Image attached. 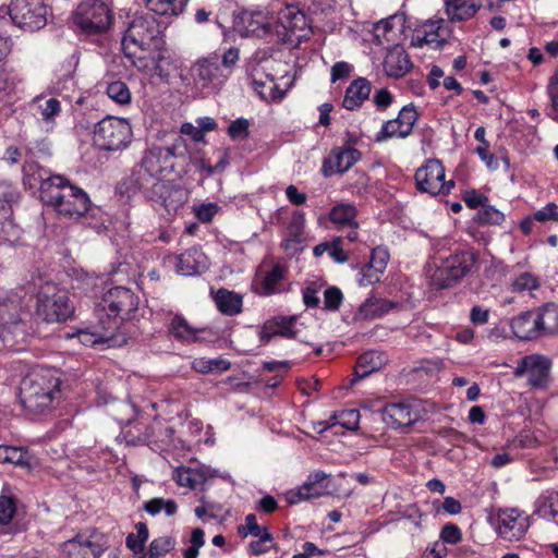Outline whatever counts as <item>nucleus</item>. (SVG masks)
<instances>
[{"instance_id": "44", "label": "nucleus", "mask_w": 558, "mask_h": 558, "mask_svg": "<svg viewBox=\"0 0 558 558\" xmlns=\"http://www.w3.org/2000/svg\"><path fill=\"white\" fill-rule=\"evenodd\" d=\"M193 368L198 373H210L214 371L225 372L230 368V362L220 359H197L193 362Z\"/></svg>"}, {"instance_id": "53", "label": "nucleus", "mask_w": 558, "mask_h": 558, "mask_svg": "<svg viewBox=\"0 0 558 558\" xmlns=\"http://www.w3.org/2000/svg\"><path fill=\"white\" fill-rule=\"evenodd\" d=\"M16 511L15 500L9 496H0V523H9Z\"/></svg>"}, {"instance_id": "1", "label": "nucleus", "mask_w": 558, "mask_h": 558, "mask_svg": "<svg viewBox=\"0 0 558 558\" xmlns=\"http://www.w3.org/2000/svg\"><path fill=\"white\" fill-rule=\"evenodd\" d=\"M163 45L160 24L149 14L135 15L122 38L124 56L140 71L154 69L161 75L159 62Z\"/></svg>"}, {"instance_id": "60", "label": "nucleus", "mask_w": 558, "mask_h": 558, "mask_svg": "<svg viewBox=\"0 0 558 558\" xmlns=\"http://www.w3.org/2000/svg\"><path fill=\"white\" fill-rule=\"evenodd\" d=\"M534 219L541 222L547 220L558 221V206L555 203H548L545 207L534 213Z\"/></svg>"}, {"instance_id": "20", "label": "nucleus", "mask_w": 558, "mask_h": 558, "mask_svg": "<svg viewBox=\"0 0 558 558\" xmlns=\"http://www.w3.org/2000/svg\"><path fill=\"white\" fill-rule=\"evenodd\" d=\"M383 418L393 427H409L418 420V412L407 402L390 403L383 409Z\"/></svg>"}, {"instance_id": "13", "label": "nucleus", "mask_w": 558, "mask_h": 558, "mask_svg": "<svg viewBox=\"0 0 558 558\" xmlns=\"http://www.w3.org/2000/svg\"><path fill=\"white\" fill-rule=\"evenodd\" d=\"M101 535L98 533H80L61 546L65 558H98L104 553Z\"/></svg>"}, {"instance_id": "58", "label": "nucleus", "mask_w": 558, "mask_h": 558, "mask_svg": "<svg viewBox=\"0 0 558 558\" xmlns=\"http://www.w3.org/2000/svg\"><path fill=\"white\" fill-rule=\"evenodd\" d=\"M440 538L444 543L457 544L461 541L462 534L460 529L453 523L444 525L440 532Z\"/></svg>"}, {"instance_id": "61", "label": "nucleus", "mask_w": 558, "mask_h": 558, "mask_svg": "<svg viewBox=\"0 0 558 558\" xmlns=\"http://www.w3.org/2000/svg\"><path fill=\"white\" fill-rule=\"evenodd\" d=\"M353 71V66L345 62L339 61L331 66V82L348 78Z\"/></svg>"}, {"instance_id": "18", "label": "nucleus", "mask_w": 558, "mask_h": 558, "mask_svg": "<svg viewBox=\"0 0 558 558\" xmlns=\"http://www.w3.org/2000/svg\"><path fill=\"white\" fill-rule=\"evenodd\" d=\"M361 153L352 147H336L329 156L324 159L322 172L324 177L328 178L333 173H344L348 171L359 159Z\"/></svg>"}, {"instance_id": "52", "label": "nucleus", "mask_w": 558, "mask_h": 558, "mask_svg": "<svg viewBox=\"0 0 558 558\" xmlns=\"http://www.w3.org/2000/svg\"><path fill=\"white\" fill-rule=\"evenodd\" d=\"M258 539L250 543L248 548L252 555H262L267 553L271 548V544L274 541L272 535L268 533H263L259 536H256Z\"/></svg>"}, {"instance_id": "21", "label": "nucleus", "mask_w": 558, "mask_h": 558, "mask_svg": "<svg viewBox=\"0 0 558 558\" xmlns=\"http://www.w3.org/2000/svg\"><path fill=\"white\" fill-rule=\"evenodd\" d=\"M238 28L245 36L258 38L265 37L271 32L268 17L263 12H243L239 19Z\"/></svg>"}, {"instance_id": "40", "label": "nucleus", "mask_w": 558, "mask_h": 558, "mask_svg": "<svg viewBox=\"0 0 558 558\" xmlns=\"http://www.w3.org/2000/svg\"><path fill=\"white\" fill-rule=\"evenodd\" d=\"M486 130L484 126H478L474 133V137L480 142L475 153L486 163L488 168H497V160L494 154L488 151L489 142L485 138Z\"/></svg>"}, {"instance_id": "19", "label": "nucleus", "mask_w": 558, "mask_h": 558, "mask_svg": "<svg viewBox=\"0 0 558 558\" xmlns=\"http://www.w3.org/2000/svg\"><path fill=\"white\" fill-rule=\"evenodd\" d=\"M537 311H526L511 319L510 326L514 336L520 340H535L543 337L538 324Z\"/></svg>"}, {"instance_id": "45", "label": "nucleus", "mask_w": 558, "mask_h": 558, "mask_svg": "<svg viewBox=\"0 0 558 558\" xmlns=\"http://www.w3.org/2000/svg\"><path fill=\"white\" fill-rule=\"evenodd\" d=\"M107 95L117 104L126 105L131 101V93L128 85L122 81H114L108 84Z\"/></svg>"}, {"instance_id": "4", "label": "nucleus", "mask_w": 558, "mask_h": 558, "mask_svg": "<svg viewBox=\"0 0 558 558\" xmlns=\"http://www.w3.org/2000/svg\"><path fill=\"white\" fill-rule=\"evenodd\" d=\"M138 305L140 298L130 289H109L95 307L98 324L105 329V338L114 337L121 323L133 318Z\"/></svg>"}, {"instance_id": "5", "label": "nucleus", "mask_w": 558, "mask_h": 558, "mask_svg": "<svg viewBox=\"0 0 558 558\" xmlns=\"http://www.w3.org/2000/svg\"><path fill=\"white\" fill-rule=\"evenodd\" d=\"M29 313L16 293L0 295V340L8 349L24 343L28 337Z\"/></svg>"}, {"instance_id": "41", "label": "nucleus", "mask_w": 558, "mask_h": 558, "mask_svg": "<svg viewBox=\"0 0 558 558\" xmlns=\"http://www.w3.org/2000/svg\"><path fill=\"white\" fill-rule=\"evenodd\" d=\"M227 153L223 151L221 153V156L218 160V162L213 166L209 160L205 159V158H197V157H189L186 155V160L190 159V161L193 163V166L202 171V172H205L206 173V177H210L213 175L214 173L216 172H222L226 168V165H227ZM187 165V162L185 163V166Z\"/></svg>"}, {"instance_id": "59", "label": "nucleus", "mask_w": 558, "mask_h": 558, "mask_svg": "<svg viewBox=\"0 0 558 558\" xmlns=\"http://www.w3.org/2000/svg\"><path fill=\"white\" fill-rule=\"evenodd\" d=\"M396 16H390L389 19L381 20L374 26V35L377 39L384 38L387 41H392V38L389 37V34L392 32V22Z\"/></svg>"}, {"instance_id": "39", "label": "nucleus", "mask_w": 558, "mask_h": 558, "mask_svg": "<svg viewBox=\"0 0 558 558\" xmlns=\"http://www.w3.org/2000/svg\"><path fill=\"white\" fill-rule=\"evenodd\" d=\"M330 220L337 225L356 226L354 219L356 217V208L351 204H338L330 214Z\"/></svg>"}, {"instance_id": "62", "label": "nucleus", "mask_w": 558, "mask_h": 558, "mask_svg": "<svg viewBox=\"0 0 558 558\" xmlns=\"http://www.w3.org/2000/svg\"><path fill=\"white\" fill-rule=\"evenodd\" d=\"M340 424L347 429L354 430L359 426L360 412L359 410L351 409L342 411L340 414Z\"/></svg>"}, {"instance_id": "12", "label": "nucleus", "mask_w": 558, "mask_h": 558, "mask_svg": "<svg viewBox=\"0 0 558 558\" xmlns=\"http://www.w3.org/2000/svg\"><path fill=\"white\" fill-rule=\"evenodd\" d=\"M47 7L43 0H11L9 14L21 29L36 32L47 24Z\"/></svg>"}, {"instance_id": "26", "label": "nucleus", "mask_w": 558, "mask_h": 558, "mask_svg": "<svg viewBox=\"0 0 558 558\" xmlns=\"http://www.w3.org/2000/svg\"><path fill=\"white\" fill-rule=\"evenodd\" d=\"M371 90L372 85L366 78L359 77L354 80L345 90L342 106L348 110H354L361 107L369 97Z\"/></svg>"}, {"instance_id": "10", "label": "nucleus", "mask_w": 558, "mask_h": 558, "mask_svg": "<svg viewBox=\"0 0 558 558\" xmlns=\"http://www.w3.org/2000/svg\"><path fill=\"white\" fill-rule=\"evenodd\" d=\"M113 21L112 11L101 0H84L75 11L74 22L87 35L106 33Z\"/></svg>"}, {"instance_id": "3", "label": "nucleus", "mask_w": 558, "mask_h": 558, "mask_svg": "<svg viewBox=\"0 0 558 558\" xmlns=\"http://www.w3.org/2000/svg\"><path fill=\"white\" fill-rule=\"evenodd\" d=\"M60 386L61 378L57 369L33 371L21 383V402L29 412H43L51 408L53 402L60 398Z\"/></svg>"}, {"instance_id": "14", "label": "nucleus", "mask_w": 558, "mask_h": 558, "mask_svg": "<svg viewBox=\"0 0 558 558\" xmlns=\"http://www.w3.org/2000/svg\"><path fill=\"white\" fill-rule=\"evenodd\" d=\"M551 361L541 354H530L520 360L518 366L513 371L515 377H522L527 374L529 384L535 388H542L547 383Z\"/></svg>"}, {"instance_id": "23", "label": "nucleus", "mask_w": 558, "mask_h": 558, "mask_svg": "<svg viewBox=\"0 0 558 558\" xmlns=\"http://www.w3.org/2000/svg\"><path fill=\"white\" fill-rule=\"evenodd\" d=\"M295 320V316H281L267 320L260 330V341L268 343L274 336L294 338L296 333L293 330Z\"/></svg>"}, {"instance_id": "16", "label": "nucleus", "mask_w": 558, "mask_h": 558, "mask_svg": "<svg viewBox=\"0 0 558 558\" xmlns=\"http://www.w3.org/2000/svg\"><path fill=\"white\" fill-rule=\"evenodd\" d=\"M330 475L323 471H315L311 473L307 481L298 489V492H290L288 495V502L290 505L296 504L301 500L311 498H318L330 494L329 482Z\"/></svg>"}, {"instance_id": "56", "label": "nucleus", "mask_w": 558, "mask_h": 558, "mask_svg": "<svg viewBox=\"0 0 558 558\" xmlns=\"http://www.w3.org/2000/svg\"><path fill=\"white\" fill-rule=\"evenodd\" d=\"M401 131H402V128L399 124V122L397 121V119L389 120L383 125L380 132L376 136V141L381 142L386 138H390L393 136L400 137Z\"/></svg>"}, {"instance_id": "54", "label": "nucleus", "mask_w": 558, "mask_h": 558, "mask_svg": "<svg viewBox=\"0 0 558 558\" xmlns=\"http://www.w3.org/2000/svg\"><path fill=\"white\" fill-rule=\"evenodd\" d=\"M8 462L19 466H29L31 456L27 450L17 447H10L8 449Z\"/></svg>"}, {"instance_id": "25", "label": "nucleus", "mask_w": 558, "mask_h": 558, "mask_svg": "<svg viewBox=\"0 0 558 558\" xmlns=\"http://www.w3.org/2000/svg\"><path fill=\"white\" fill-rule=\"evenodd\" d=\"M482 8L480 0H445V12L451 23L472 19Z\"/></svg>"}, {"instance_id": "9", "label": "nucleus", "mask_w": 558, "mask_h": 558, "mask_svg": "<svg viewBox=\"0 0 558 558\" xmlns=\"http://www.w3.org/2000/svg\"><path fill=\"white\" fill-rule=\"evenodd\" d=\"M132 138V129L125 119L107 117L95 125L94 144L101 150L117 151L125 148Z\"/></svg>"}, {"instance_id": "57", "label": "nucleus", "mask_w": 558, "mask_h": 558, "mask_svg": "<svg viewBox=\"0 0 558 558\" xmlns=\"http://www.w3.org/2000/svg\"><path fill=\"white\" fill-rule=\"evenodd\" d=\"M99 328L101 329V331H99L98 333H93V332H87V331H78L77 333V337H78V340L84 344V345H93L97 342H108L110 340L113 339V337H108V338H105V329L98 324Z\"/></svg>"}, {"instance_id": "30", "label": "nucleus", "mask_w": 558, "mask_h": 558, "mask_svg": "<svg viewBox=\"0 0 558 558\" xmlns=\"http://www.w3.org/2000/svg\"><path fill=\"white\" fill-rule=\"evenodd\" d=\"M287 267L276 263L260 281L262 294L271 295L282 291L281 284L287 278Z\"/></svg>"}, {"instance_id": "46", "label": "nucleus", "mask_w": 558, "mask_h": 558, "mask_svg": "<svg viewBox=\"0 0 558 558\" xmlns=\"http://www.w3.org/2000/svg\"><path fill=\"white\" fill-rule=\"evenodd\" d=\"M476 217L480 225L499 226L505 221V215L488 203L481 208Z\"/></svg>"}, {"instance_id": "7", "label": "nucleus", "mask_w": 558, "mask_h": 558, "mask_svg": "<svg viewBox=\"0 0 558 558\" xmlns=\"http://www.w3.org/2000/svg\"><path fill=\"white\" fill-rule=\"evenodd\" d=\"M476 260L477 255L471 251L435 257V269L429 274L430 286L437 290L453 287L471 271Z\"/></svg>"}, {"instance_id": "35", "label": "nucleus", "mask_w": 558, "mask_h": 558, "mask_svg": "<svg viewBox=\"0 0 558 558\" xmlns=\"http://www.w3.org/2000/svg\"><path fill=\"white\" fill-rule=\"evenodd\" d=\"M444 23L442 19L430 21L423 26V31H417L412 38V44L422 47L424 44L430 45L436 43L437 46H442L444 39L439 40L438 31Z\"/></svg>"}, {"instance_id": "43", "label": "nucleus", "mask_w": 558, "mask_h": 558, "mask_svg": "<svg viewBox=\"0 0 558 558\" xmlns=\"http://www.w3.org/2000/svg\"><path fill=\"white\" fill-rule=\"evenodd\" d=\"M396 119L402 128L400 137L404 138L411 134L412 129L418 119V113L414 106L408 105L400 110Z\"/></svg>"}, {"instance_id": "50", "label": "nucleus", "mask_w": 558, "mask_h": 558, "mask_svg": "<svg viewBox=\"0 0 558 558\" xmlns=\"http://www.w3.org/2000/svg\"><path fill=\"white\" fill-rule=\"evenodd\" d=\"M389 259V253L384 247H375L371 254V260L368 263L371 270H377L384 272Z\"/></svg>"}, {"instance_id": "36", "label": "nucleus", "mask_w": 558, "mask_h": 558, "mask_svg": "<svg viewBox=\"0 0 558 558\" xmlns=\"http://www.w3.org/2000/svg\"><path fill=\"white\" fill-rule=\"evenodd\" d=\"M23 181L24 184H28L31 187L39 183V192L41 193L43 184L48 182L53 175H48V171L41 168L37 162L29 161L23 166Z\"/></svg>"}, {"instance_id": "34", "label": "nucleus", "mask_w": 558, "mask_h": 558, "mask_svg": "<svg viewBox=\"0 0 558 558\" xmlns=\"http://www.w3.org/2000/svg\"><path fill=\"white\" fill-rule=\"evenodd\" d=\"M189 0H145L147 9L158 15L179 16Z\"/></svg>"}, {"instance_id": "2", "label": "nucleus", "mask_w": 558, "mask_h": 558, "mask_svg": "<svg viewBox=\"0 0 558 558\" xmlns=\"http://www.w3.org/2000/svg\"><path fill=\"white\" fill-rule=\"evenodd\" d=\"M41 187V202L66 218L80 219L92 206L87 193L62 175H53Z\"/></svg>"}, {"instance_id": "28", "label": "nucleus", "mask_w": 558, "mask_h": 558, "mask_svg": "<svg viewBox=\"0 0 558 558\" xmlns=\"http://www.w3.org/2000/svg\"><path fill=\"white\" fill-rule=\"evenodd\" d=\"M384 364L385 359L380 352L367 351L361 354L356 362L354 377L351 379V385H354L357 380L378 371Z\"/></svg>"}, {"instance_id": "27", "label": "nucleus", "mask_w": 558, "mask_h": 558, "mask_svg": "<svg viewBox=\"0 0 558 558\" xmlns=\"http://www.w3.org/2000/svg\"><path fill=\"white\" fill-rule=\"evenodd\" d=\"M278 23L292 35L304 32L307 28L305 14L293 5H287L278 12Z\"/></svg>"}, {"instance_id": "29", "label": "nucleus", "mask_w": 558, "mask_h": 558, "mask_svg": "<svg viewBox=\"0 0 558 558\" xmlns=\"http://www.w3.org/2000/svg\"><path fill=\"white\" fill-rule=\"evenodd\" d=\"M209 476L210 475L207 470L198 468H179L174 472V480L177 484L191 489L204 490Z\"/></svg>"}, {"instance_id": "63", "label": "nucleus", "mask_w": 558, "mask_h": 558, "mask_svg": "<svg viewBox=\"0 0 558 558\" xmlns=\"http://www.w3.org/2000/svg\"><path fill=\"white\" fill-rule=\"evenodd\" d=\"M537 287V279L529 272L521 274L514 281V288L518 291L534 290Z\"/></svg>"}, {"instance_id": "49", "label": "nucleus", "mask_w": 558, "mask_h": 558, "mask_svg": "<svg viewBox=\"0 0 558 558\" xmlns=\"http://www.w3.org/2000/svg\"><path fill=\"white\" fill-rule=\"evenodd\" d=\"M250 122L244 118H239L230 123L227 133L231 140H245L250 135Z\"/></svg>"}, {"instance_id": "42", "label": "nucleus", "mask_w": 558, "mask_h": 558, "mask_svg": "<svg viewBox=\"0 0 558 558\" xmlns=\"http://www.w3.org/2000/svg\"><path fill=\"white\" fill-rule=\"evenodd\" d=\"M36 104L38 105V110L40 112L41 119L47 123H53L54 119L61 112V104L57 98H36Z\"/></svg>"}, {"instance_id": "6", "label": "nucleus", "mask_w": 558, "mask_h": 558, "mask_svg": "<svg viewBox=\"0 0 558 558\" xmlns=\"http://www.w3.org/2000/svg\"><path fill=\"white\" fill-rule=\"evenodd\" d=\"M186 153L185 141L179 136L168 147L154 146L149 148L145 153L141 165L150 177L171 173L181 175L187 172V169H185Z\"/></svg>"}, {"instance_id": "37", "label": "nucleus", "mask_w": 558, "mask_h": 558, "mask_svg": "<svg viewBox=\"0 0 558 558\" xmlns=\"http://www.w3.org/2000/svg\"><path fill=\"white\" fill-rule=\"evenodd\" d=\"M266 77L268 78V82H264L260 77L259 70L255 69L252 85L254 90L259 95L262 99L274 100L278 98L276 94L278 92V87L272 77H269L268 75H266ZM280 97L281 95H279V98Z\"/></svg>"}, {"instance_id": "51", "label": "nucleus", "mask_w": 558, "mask_h": 558, "mask_svg": "<svg viewBox=\"0 0 558 558\" xmlns=\"http://www.w3.org/2000/svg\"><path fill=\"white\" fill-rule=\"evenodd\" d=\"M343 300L342 292L337 287H329L324 292L325 308L329 311L339 310Z\"/></svg>"}, {"instance_id": "64", "label": "nucleus", "mask_w": 558, "mask_h": 558, "mask_svg": "<svg viewBox=\"0 0 558 558\" xmlns=\"http://www.w3.org/2000/svg\"><path fill=\"white\" fill-rule=\"evenodd\" d=\"M20 197L17 190L7 180H0V199L16 203Z\"/></svg>"}, {"instance_id": "33", "label": "nucleus", "mask_w": 558, "mask_h": 558, "mask_svg": "<svg viewBox=\"0 0 558 558\" xmlns=\"http://www.w3.org/2000/svg\"><path fill=\"white\" fill-rule=\"evenodd\" d=\"M169 331L179 341L192 343L198 341L197 333L203 329L192 327L183 316L175 315L169 325Z\"/></svg>"}, {"instance_id": "22", "label": "nucleus", "mask_w": 558, "mask_h": 558, "mask_svg": "<svg viewBox=\"0 0 558 558\" xmlns=\"http://www.w3.org/2000/svg\"><path fill=\"white\" fill-rule=\"evenodd\" d=\"M384 71L389 77L400 78L412 68L409 54L402 46L395 45L384 60Z\"/></svg>"}, {"instance_id": "48", "label": "nucleus", "mask_w": 558, "mask_h": 558, "mask_svg": "<svg viewBox=\"0 0 558 558\" xmlns=\"http://www.w3.org/2000/svg\"><path fill=\"white\" fill-rule=\"evenodd\" d=\"M174 547V541L173 538L169 536H162L154 539L150 545L148 553L154 558H159L165 556L167 553H169Z\"/></svg>"}, {"instance_id": "47", "label": "nucleus", "mask_w": 558, "mask_h": 558, "mask_svg": "<svg viewBox=\"0 0 558 558\" xmlns=\"http://www.w3.org/2000/svg\"><path fill=\"white\" fill-rule=\"evenodd\" d=\"M263 533H268V531L266 527L258 525L256 515L253 513H250L245 517V524L238 526V534L243 538L247 537L248 535L256 537Z\"/></svg>"}, {"instance_id": "32", "label": "nucleus", "mask_w": 558, "mask_h": 558, "mask_svg": "<svg viewBox=\"0 0 558 558\" xmlns=\"http://www.w3.org/2000/svg\"><path fill=\"white\" fill-rule=\"evenodd\" d=\"M215 303L225 315H236L242 311V296L227 289H219L215 294Z\"/></svg>"}, {"instance_id": "11", "label": "nucleus", "mask_w": 558, "mask_h": 558, "mask_svg": "<svg viewBox=\"0 0 558 558\" xmlns=\"http://www.w3.org/2000/svg\"><path fill=\"white\" fill-rule=\"evenodd\" d=\"M190 74L196 87L211 94L220 90L229 77V73L221 69L220 58L216 53L197 59Z\"/></svg>"}, {"instance_id": "24", "label": "nucleus", "mask_w": 558, "mask_h": 558, "mask_svg": "<svg viewBox=\"0 0 558 558\" xmlns=\"http://www.w3.org/2000/svg\"><path fill=\"white\" fill-rule=\"evenodd\" d=\"M177 259V270L183 276L197 275L207 268V257L196 247L185 251Z\"/></svg>"}, {"instance_id": "15", "label": "nucleus", "mask_w": 558, "mask_h": 558, "mask_svg": "<svg viewBox=\"0 0 558 558\" xmlns=\"http://www.w3.org/2000/svg\"><path fill=\"white\" fill-rule=\"evenodd\" d=\"M445 169L438 159H428L415 172L416 187L420 192L438 195L444 186Z\"/></svg>"}, {"instance_id": "31", "label": "nucleus", "mask_w": 558, "mask_h": 558, "mask_svg": "<svg viewBox=\"0 0 558 558\" xmlns=\"http://www.w3.org/2000/svg\"><path fill=\"white\" fill-rule=\"evenodd\" d=\"M536 311L543 337L558 333V305L547 303L536 308Z\"/></svg>"}, {"instance_id": "17", "label": "nucleus", "mask_w": 558, "mask_h": 558, "mask_svg": "<svg viewBox=\"0 0 558 558\" xmlns=\"http://www.w3.org/2000/svg\"><path fill=\"white\" fill-rule=\"evenodd\" d=\"M529 529V518L515 509L501 511L498 515L499 535L507 541L521 539Z\"/></svg>"}, {"instance_id": "55", "label": "nucleus", "mask_w": 558, "mask_h": 558, "mask_svg": "<svg viewBox=\"0 0 558 558\" xmlns=\"http://www.w3.org/2000/svg\"><path fill=\"white\" fill-rule=\"evenodd\" d=\"M219 207L215 203L202 204L194 207V213L197 219L204 223L210 222L215 215L218 213Z\"/></svg>"}, {"instance_id": "38", "label": "nucleus", "mask_w": 558, "mask_h": 558, "mask_svg": "<svg viewBox=\"0 0 558 558\" xmlns=\"http://www.w3.org/2000/svg\"><path fill=\"white\" fill-rule=\"evenodd\" d=\"M179 191L169 181L157 180L151 186V199L160 203L166 209L172 207L171 196Z\"/></svg>"}, {"instance_id": "8", "label": "nucleus", "mask_w": 558, "mask_h": 558, "mask_svg": "<svg viewBox=\"0 0 558 558\" xmlns=\"http://www.w3.org/2000/svg\"><path fill=\"white\" fill-rule=\"evenodd\" d=\"M74 314V306L68 293L47 282L38 291L36 317L44 323H62Z\"/></svg>"}]
</instances>
